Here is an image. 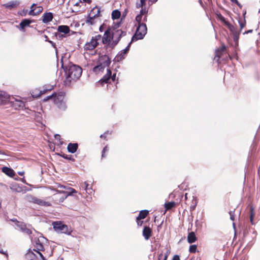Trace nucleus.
I'll list each match as a JSON object with an SVG mask.
<instances>
[{
  "label": "nucleus",
  "mask_w": 260,
  "mask_h": 260,
  "mask_svg": "<svg viewBox=\"0 0 260 260\" xmlns=\"http://www.w3.org/2000/svg\"><path fill=\"white\" fill-rule=\"evenodd\" d=\"M125 35L126 32L121 29L114 30L111 35V29L108 28L105 31L103 37L102 38V42L103 44H106L109 43L112 40L113 44L115 45L118 43L120 38Z\"/></svg>",
  "instance_id": "1"
},
{
  "label": "nucleus",
  "mask_w": 260,
  "mask_h": 260,
  "mask_svg": "<svg viewBox=\"0 0 260 260\" xmlns=\"http://www.w3.org/2000/svg\"><path fill=\"white\" fill-rule=\"evenodd\" d=\"M82 69L77 65H71L68 69L67 76L64 81L66 84H69L72 81H76L81 76Z\"/></svg>",
  "instance_id": "2"
},
{
  "label": "nucleus",
  "mask_w": 260,
  "mask_h": 260,
  "mask_svg": "<svg viewBox=\"0 0 260 260\" xmlns=\"http://www.w3.org/2000/svg\"><path fill=\"white\" fill-rule=\"evenodd\" d=\"M147 26L145 23L138 24L135 35L132 38L131 42L142 39L147 33Z\"/></svg>",
  "instance_id": "3"
},
{
  "label": "nucleus",
  "mask_w": 260,
  "mask_h": 260,
  "mask_svg": "<svg viewBox=\"0 0 260 260\" xmlns=\"http://www.w3.org/2000/svg\"><path fill=\"white\" fill-rule=\"evenodd\" d=\"M101 39L102 36L101 35L92 37L91 40L85 44L84 46V49L86 50H92L99 45V41Z\"/></svg>",
  "instance_id": "4"
},
{
  "label": "nucleus",
  "mask_w": 260,
  "mask_h": 260,
  "mask_svg": "<svg viewBox=\"0 0 260 260\" xmlns=\"http://www.w3.org/2000/svg\"><path fill=\"white\" fill-rule=\"evenodd\" d=\"M53 225L54 230L57 233H63L68 235H70L71 233V231L70 229H69L68 226L62 224L61 222H54Z\"/></svg>",
  "instance_id": "5"
},
{
  "label": "nucleus",
  "mask_w": 260,
  "mask_h": 260,
  "mask_svg": "<svg viewBox=\"0 0 260 260\" xmlns=\"http://www.w3.org/2000/svg\"><path fill=\"white\" fill-rule=\"evenodd\" d=\"M27 199L29 202L37 204L40 206L48 207L51 205L50 203L45 201L34 196H28Z\"/></svg>",
  "instance_id": "6"
},
{
  "label": "nucleus",
  "mask_w": 260,
  "mask_h": 260,
  "mask_svg": "<svg viewBox=\"0 0 260 260\" xmlns=\"http://www.w3.org/2000/svg\"><path fill=\"white\" fill-rule=\"evenodd\" d=\"M57 31L56 37L59 39H62L66 37V35L69 33L70 29L67 25H59L58 26Z\"/></svg>",
  "instance_id": "7"
},
{
  "label": "nucleus",
  "mask_w": 260,
  "mask_h": 260,
  "mask_svg": "<svg viewBox=\"0 0 260 260\" xmlns=\"http://www.w3.org/2000/svg\"><path fill=\"white\" fill-rule=\"evenodd\" d=\"M148 11L146 8L144 7L143 9H141L140 14L136 16V21L138 23V24L142 23L141 22H146L147 21V14Z\"/></svg>",
  "instance_id": "8"
},
{
  "label": "nucleus",
  "mask_w": 260,
  "mask_h": 260,
  "mask_svg": "<svg viewBox=\"0 0 260 260\" xmlns=\"http://www.w3.org/2000/svg\"><path fill=\"white\" fill-rule=\"evenodd\" d=\"M63 97L62 95H58L55 96L54 98L55 104L62 110H65L67 108L66 105L63 100Z\"/></svg>",
  "instance_id": "9"
},
{
  "label": "nucleus",
  "mask_w": 260,
  "mask_h": 260,
  "mask_svg": "<svg viewBox=\"0 0 260 260\" xmlns=\"http://www.w3.org/2000/svg\"><path fill=\"white\" fill-rule=\"evenodd\" d=\"M43 10V8L42 7H37L35 4H33L30 7V10L29 11L28 14L32 16L37 15L41 13Z\"/></svg>",
  "instance_id": "10"
},
{
  "label": "nucleus",
  "mask_w": 260,
  "mask_h": 260,
  "mask_svg": "<svg viewBox=\"0 0 260 260\" xmlns=\"http://www.w3.org/2000/svg\"><path fill=\"white\" fill-rule=\"evenodd\" d=\"M132 42L129 43L127 46L123 50L121 51L115 57L114 60L116 61H119L124 58L127 52L129 49V47Z\"/></svg>",
  "instance_id": "11"
},
{
  "label": "nucleus",
  "mask_w": 260,
  "mask_h": 260,
  "mask_svg": "<svg viewBox=\"0 0 260 260\" xmlns=\"http://www.w3.org/2000/svg\"><path fill=\"white\" fill-rule=\"evenodd\" d=\"M15 221L16 225L19 228L22 232L27 235H30L31 234V231L26 227V225L24 223L18 221L17 220Z\"/></svg>",
  "instance_id": "12"
},
{
  "label": "nucleus",
  "mask_w": 260,
  "mask_h": 260,
  "mask_svg": "<svg viewBox=\"0 0 260 260\" xmlns=\"http://www.w3.org/2000/svg\"><path fill=\"white\" fill-rule=\"evenodd\" d=\"M111 71L109 69L107 70V73L103 77L102 79H101L99 82L101 84H103L104 83H108L109 81L111 80Z\"/></svg>",
  "instance_id": "13"
},
{
  "label": "nucleus",
  "mask_w": 260,
  "mask_h": 260,
  "mask_svg": "<svg viewBox=\"0 0 260 260\" xmlns=\"http://www.w3.org/2000/svg\"><path fill=\"white\" fill-rule=\"evenodd\" d=\"M151 229L149 227L144 226L143 230V236L144 237L145 239L148 240L151 236Z\"/></svg>",
  "instance_id": "14"
},
{
  "label": "nucleus",
  "mask_w": 260,
  "mask_h": 260,
  "mask_svg": "<svg viewBox=\"0 0 260 260\" xmlns=\"http://www.w3.org/2000/svg\"><path fill=\"white\" fill-rule=\"evenodd\" d=\"M19 5V2L18 1H11L3 5V6L6 8L10 10L16 8Z\"/></svg>",
  "instance_id": "15"
},
{
  "label": "nucleus",
  "mask_w": 260,
  "mask_h": 260,
  "mask_svg": "<svg viewBox=\"0 0 260 260\" xmlns=\"http://www.w3.org/2000/svg\"><path fill=\"white\" fill-rule=\"evenodd\" d=\"M233 29H229V30L232 32L233 36V39L234 42H238L239 38V35H240V32L237 30V29L234 27V26H233Z\"/></svg>",
  "instance_id": "16"
},
{
  "label": "nucleus",
  "mask_w": 260,
  "mask_h": 260,
  "mask_svg": "<svg viewBox=\"0 0 260 260\" xmlns=\"http://www.w3.org/2000/svg\"><path fill=\"white\" fill-rule=\"evenodd\" d=\"M225 46L223 45L220 48L217 49L216 50V54L214 57V60H216L217 61H219V58H220L223 52L225 49Z\"/></svg>",
  "instance_id": "17"
},
{
  "label": "nucleus",
  "mask_w": 260,
  "mask_h": 260,
  "mask_svg": "<svg viewBox=\"0 0 260 260\" xmlns=\"http://www.w3.org/2000/svg\"><path fill=\"white\" fill-rule=\"evenodd\" d=\"M9 99V95L3 91H0V101L3 104L6 103Z\"/></svg>",
  "instance_id": "18"
},
{
  "label": "nucleus",
  "mask_w": 260,
  "mask_h": 260,
  "mask_svg": "<svg viewBox=\"0 0 260 260\" xmlns=\"http://www.w3.org/2000/svg\"><path fill=\"white\" fill-rule=\"evenodd\" d=\"M100 9L95 7L91 10L88 16L97 18L100 16Z\"/></svg>",
  "instance_id": "19"
},
{
  "label": "nucleus",
  "mask_w": 260,
  "mask_h": 260,
  "mask_svg": "<svg viewBox=\"0 0 260 260\" xmlns=\"http://www.w3.org/2000/svg\"><path fill=\"white\" fill-rule=\"evenodd\" d=\"M78 148L77 143H69L68 145V150L69 152L74 153H75Z\"/></svg>",
  "instance_id": "20"
},
{
  "label": "nucleus",
  "mask_w": 260,
  "mask_h": 260,
  "mask_svg": "<svg viewBox=\"0 0 260 260\" xmlns=\"http://www.w3.org/2000/svg\"><path fill=\"white\" fill-rule=\"evenodd\" d=\"M218 18L220 20V21L223 23L224 24L229 28V29H233V25L230 24L229 22L226 21L224 17L222 16L221 14L218 15Z\"/></svg>",
  "instance_id": "21"
},
{
  "label": "nucleus",
  "mask_w": 260,
  "mask_h": 260,
  "mask_svg": "<svg viewBox=\"0 0 260 260\" xmlns=\"http://www.w3.org/2000/svg\"><path fill=\"white\" fill-rule=\"evenodd\" d=\"M53 19L52 14L50 12L45 13L43 15V21L44 23H47L52 21Z\"/></svg>",
  "instance_id": "22"
},
{
  "label": "nucleus",
  "mask_w": 260,
  "mask_h": 260,
  "mask_svg": "<svg viewBox=\"0 0 260 260\" xmlns=\"http://www.w3.org/2000/svg\"><path fill=\"white\" fill-rule=\"evenodd\" d=\"M2 171L6 175H7L8 176L11 177H13V176H14V175H15L14 171L12 169H11L9 168H8V167H3Z\"/></svg>",
  "instance_id": "23"
},
{
  "label": "nucleus",
  "mask_w": 260,
  "mask_h": 260,
  "mask_svg": "<svg viewBox=\"0 0 260 260\" xmlns=\"http://www.w3.org/2000/svg\"><path fill=\"white\" fill-rule=\"evenodd\" d=\"M197 240V238L194 232L189 233L187 236V241L189 243H194Z\"/></svg>",
  "instance_id": "24"
},
{
  "label": "nucleus",
  "mask_w": 260,
  "mask_h": 260,
  "mask_svg": "<svg viewBox=\"0 0 260 260\" xmlns=\"http://www.w3.org/2000/svg\"><path fill=\"white\" fill-rule=\"evenodd\" d=\"M81 187L84 190L86 191L88 194L92 193V188L90 187H89V184L87 183V182H84L82 183L81 185Z\"/></svg>",
  "instance_id": "25"
},
{
  "label": "nucleus",
  "mask_w": 260,
  "mask_h": 260,
  "mask_svg": "<svg viewBox=\"0 0 260 260\" xmlns=\"http://www.w3.org/2000/svg\"><path fill=\"white\" fill-rule=\"evenodd\" d=\"M148 214V211L147 210H145L141 211L140 212L139 216L137 217V220H139L140 219H144L147 216Z\"/></svg>",
  "instance_id": "26"
},
{
  "label": "nucleus",
  "mask_w": 260,
  "mask_h": 260,
  "mask_svg": "<svg viewBox=\"0 0 260 260\" xmlns=\"http://www.w3.org/2000/svg\"><path fill=\"white\" fill-rule=\"evenodd\" d=\"M31 21L28 19H24L20 23V27L21 29H23L25 27L29 26Z\"/></svg>",
  "instance_id": "27"
},
{
  "label": "nucleus",
  "mask_w": 260,
  "mask_h": 260,
  "mask_svg": "<svg viewBox=\"0 0 260 260\" xmlns=\"http://www.w3.org/2000/svg\"><path fill=\"white\" fill-rule=\"evenodd\" d=\"M105 68V67L103 66L102 64H100L95 66L93 69V71L98 74L100 72H103Z\"/></svg>",
  "instance_id": "28"
},
{
  "label": "nucleus",
  "mask_w": 260,
  "mask_h": 260,
  "mask_svg": "<svg viewBox=\"0 0 260 260\" xmlns=\"http://www.w3.org/2000/svg\"><path fill=\"white\" fill-rule=\"evenodd\" d=\"M146 0H140L139 2L136 3V8L138 9L141 8V9L144 7L146 8Z\"/></svg>",
  "instance_id": "29"
},
{
  "label": "nucleus",
  "mask_w": 260,
  "mask_h": 260,
  "mask_svg": "<svg viewBox=\"0 0 260 260\" xmlns=\"http://www.w3.org/2000/svg\"><path fill=\"white\" fill-rule=\"evenodd\" d=\"M120 16V12L117 10H114L112 13V18L113 19H118Z\"/></svg>",
  "instance_id": "30"
},
{
  "label": "nucleus",
  "mask_w": 260,
  "mask_h": 260,
  "mask_svg": "<svg viewBox=\"0 0 260 260\" xmlns=\"http://www.w3.org/2000/svg\"><path fill=\"white\" fill-rule=\"evenodd\" d=\"M96 18H95V17H92L88 16L86 22L87 23H88L91 25H93L96 22V21H95Z\"/></svg>",
  "instance_id": "31"
},
{
  "label": "nucleus",
  "mask_w": 260,
  "mask_h": 260,
  "mask_svg": "<svg viewBox=\"0 0 260 260\" xmlns=\"http://www.w3.org/2000/svg\"><path fill=\"white\" fill-rule=\"evenodd\" d=\"M175 205V202H171L166 203L165 206L167 210H169L172 208L173 207H174Z\"/></svg>",
  "instance_id": "32"
},
{
  "label": "nucleus",
  "mask_w": 260,
  "mask_h": 260,
  "mask_svg": "<svg viewBox=\"0 0 260 260\" xmlns=\"http://www.w3.org/2000/svg\"><path fill=\"white\" fill-rule=\"evenodd\" d=\"M238 22L240 27V30H241L245 26L246 21L245 19L244 20L239 19Z\"/></svg>",
  "instance_id": "33"
},
{
  "label": "nucleus",
  "mask_w": 260,
  "mask_h": 260,
  "mask_svg": "<svg viewBox=\"0 0 260 260\" xmlns=\"http://www.w3.org/2000/svg\"><path fill=\"white\" fill-rule=\"evenodd\" d=\"M36 248L37 249V250L36 251L37 253H38V251L40 252V251L44 250V247H43V245L41 243H36Z\"/></svg>",
  "instance_id": "34"
},
{
  "label": "nucleus",
  "mask_w": 260,
  "mask_h": 260,
  "mask_svg": "<svg viewBox=\"0 0 260 260\" xmlns=\"http://www.w3.org/2000/svg\"><path fill=\"white\" fill-rule=\"evenodd\" d=\"M197 246L196 245H192L190 246L189 251L191 253H195L196 252Z\"/></svg>",
  "instance_id": "35"
},
{
  "label": "nucleus",
  "mask_w": 260,
  "mask_h": 260,
  "mask_svg": "<svg viewBox=\"0 0 260 260\" xmlns=\"http://www.w3.org/2000/svg\"><path fill=\"white\" fill-rule=\"evenodd\" d=\"M167 255H164L162 253H160L158 255V260H167Z\"/></svg>",
  "instance_id": "36"
},
{
  "label": "nucleus",
  "mask_w": 260,
  "mask_h": 260,
  "mask_svg": "<svg viewBox=\"0 0 260 260\" xmlns=\"http://www.w3.org/2000/svg\"><path fill=\"white\" fill-rule=\"evenodd\" d=\"M55 96H56V94L55 93H54V94L53 93L50 95L46 96L45 98L44 99L43 101L44 102L47 101L48 100H49L50 99H52L53 98H54V97Z\"/></svg>",
  "instance_id": "37"
},
{
  "label": "nucleus",
  "mask_w": 260,
  "mask_h": 260,
  "mask_svg": "<svg viewBox=\"0 0 260 260\" xmlns=\"http://www.w3.org/2000/svg\"><path fill=\"white\" fill-rule=\"evenodd\" d=\"M68 188L70 190V192L68 193V196H72V195H73L74 193H75L77 192L76 190L73 188L69 187Z\"/></svg>",
  "instance_id": "38"
},
{
  "label": "nucleus",
  "mask_w": 260,
  "mask_h": 260,
  "mask_svg": "<svg viewBox=\"0 0 260 260\" xmlns=\"http://www.w3.org/2000/svg\"><path fill=\"white\" fill-rule=\"evenodd\" d=\"M16 102L18 103V105L19 107L23 108L24 107V104L22 101H16Z\"/></svg>",
  "instance_id": "39"
},
{
  "label": "nucleus",
  "mask_w": 260,
  "mask_h": 260,
  "mask_svg": "<svg viewBox=\"0 0 260 260\" xmlns=\"http://www.w3.org/2000/svg\"><path fill=\"white\" fill-rule=\"evenodd\" d=\"M234 211H230L229 214L230 215V219L232 220H234L235 216H234Z\"/></svg>",
  "instance_id": "40"
},
{
  "label": "nucleus",
  "mask_w": 260,
  "mask_h": 260,
  "mask_svg": "<svg viewBox=\"0 0 260 260\" xmlns=\"http://www.w3.org/2000/svg\"><path fill=\"white\" fill-rule=\"evenodd\" d=\"M108 150V147L107 146H106L104 148L103 150V152H102V157H104V153L107 151Z\"/></svg>",
  "instance_id": "41"
},
{
  "label": "nucleus",
  "mask_w": 260,
  "mask_h": 260,
  "mask_svg": "<svg viewBox=\"0 0 260 260\" xmlns=\"http://www.w3.org/2000/svg\"><path fill=\"white\" fill-rule=\"evenodd\" d=\"M38 253L40 255L41 258L42 259V260H46L45 259V258L44 257V256L43 255V254L39 251H38Z\"/></svg>",
  "instance_id": "42"
},
{
  "label": "nucleus",
  "mask_w": 260,
  "mask_h": 260,
  "mask_svg": "<svg viewBox=\"0 0 260 260\" xmlns=\"http://www.w3.org/2000/svg\"><path fill=\"white\" fill-rule=\"evenodd\" d=\"M172 260H180L179 256L177 255H175Z\"/></svg>",
  "instance_id": "43"
},
{
  "label": "nucleus",
  "mask_w": 260,
  "mask_h": 260,
  "mask_svg": "<svg viewBox=\"0 0 260 260\" xmlns=\"http://www.w3.org/2000/svg\"><path fill=\"white\" fill-rule=\"evenodd\" d=\"M10 188L12 190H16L17 191H19V190H17V189L16 188V185H13L12 186H11Z\"/></svg>",
  "instance_id": "44"
},
{
  "label": "nucleus",
  "mask_w": 260,
  "mask_h": 260,
  "mask_svg": "<svg viewBox=\"0 0 260 260\" xmlns=\"http://www.w3.org/2000/svg\"><path fill=\"white\" fill-rule=\"evenodd\" d=\"M252 31H253L252 29H249L247 31H245L244 32H243V34L245 35V34H247L248 33H251Z\"/></svg>",
  "instance_id": "45"
},
{
  "label": "nucleus",
  "mask_w": 260,
  "mask_h": 260,
  "mask_svg": "<svg viewBox=\"0 0 260 260\" xmlns=\"http://www.w3.org/2000/svg\"><path fill=\"white\" fill-rule=\"evenodd\" d=\"M157 0H149V3L150 5H152V4L155 3Z\"/></svg>",
  "instance_id": "46"
},
{
  "label": "nucleus",
  "mask_w": 260,
  "mask_h": 260,
  "mask_svg": "<svg viewBox=\"0 0 260 260\" xmlns=\"http://www.w3.org/2000/svg\"><path fill=\"white\" fill-rule=\"evenodd\" d=\"M57 187H59V188H64V189H66L67 187L64 186V185H60V184H58L57 185Z\"/></svg>",
  "instance_id": "47"
},
{
  "label": "nucleus",
  "mask_w": 260,
  "mask_h": 260,
  "mask_svg": "<svg viewBox=\"0 0 260 260\" xmlns=\"http://www.w3.org/2000/svg\"><path fill=\"white\" fill-rule=\"evenodd\" d=\"M116 78V74H114L112 76H111V79L114 81Z\"/></svg>",
  "instance_id": "48"
},
{
  "label": "nucleus",
  "mask_w": 260,
  "mask_h": 260,
  "mask_svg": "<svg viewBox=\"0 0 260 260\" xmlns=\"http://www.w3.org/2000/svg\"><path fill=\"white\" fill-rule=\"evenodd\" d=\"M54 137L56 139V140H59L60 139V136L58 134H56L54 136Z\"/></svg>",
  "instance_id": "49"
},
{
  "label": "nucleus",
  "mask_w": 260,
  "mask_h": 260,
  "mask_svg": "<svg viewBox=\"0 0 260 260\" xmlns=\"http://www.w3.org/2000/svg\"><path fill=\"white\" fill-rule=\"evenodd\" d=\"M253 216H254V214L253 213H251V215H250V221H251V222L252 223V220H253Z\"/></svg>",
  "instance_id": "50"
},
{
  "label": "nucleus",
  "mask_w": 260,
  "mask_h": 260,
  "mask_svg": "<svg viewBox=\"0 0 260 260\" xmlns=\"http://www.w3.org/2000/svg\"><path fill=\"white\" fill-rule=\"evenodd\" d=\"M107 134V133H104V134H102L100 136V137L101 138H106V134Z\"/></svg>",
  "instance_id": "51"
},
{
  "label": "nucleus",
  "mask_w": 260,
  "mask_h": 260,
  "mask_svg": "<svg viewBox=\"0 0 260 260\" xmlns=\"http://www.w3.org/2000/svg\"><path fill=\"white\" fill-rule=\"evenodd\" d=\"M18 174L20 176H23L24 174V172L23 171L22 172H18Z\"/></svg>",
  "instance_id": "52"
},
{
  "label": "nucleus",
  "mask_w": 260,
  "mask_h": 260,
  "mask_svg": "<svg viewBox=\"0 0 260 260\" xmlns=\"http://www.w3.org/2000/svg\"><path fill=\"white\" fill-rule=\"evenodd\" d=\"M99 29H100V31L101 32H102L103 30V25H101V26L100 27Z\"/></svg>",
  "instance_id": "53"
},
{
  "label": "nucleus",
  "mask_w": 260,
  "mask_h": 260,
  "mask_svg": "<svg viewBox=\"0 0 260 260\" xmlns=\"http://www.w3.org/2000/svg\"><path fill=\"white\" fill-rule=\"evenodd\" d=\"M138 224L139 225H141L142 224L143 221H139V220H137Z\"/></svg>",
  "instance_id": "54"
},
{
  "label": "nucleus",
  "mask_w": 260,
  "mask_h": 260,
  "mask_svg": "<svg viewBox=\"0 0 260 260\" xmlns=\"http://www.w3.org/2000/svg\"><path fill=\"white\" fill-rule=\"evenodd\" d=\"M49 42L51 44V45H52V46H53L54 47H55V44L51 41H50Z\"/></svg>",
  "instance_id": "55"
},
{
  "label": "nucleus",
  "mask_w": 260,
  "mask_h": 260,
  "mask_svg": "<svg viewBox=\"0 0 260 260\" xmlns=\"http://www.w3.org/2000/svg\"><path fill=\"white\" fill-rule=\"evenodd\" d=\"M232 2L235 3H238L237 0H230Z\"/></svg>",
  "instance_id": "56"
},
{
  "label": "nucleus",
  "mask_w": 260,
  "mask_h": 260,
  "mask_svg": "<svg viewBox=\"0 0 260 260\" xmlns=\"http://www.w3.org/2000/svg\"><path fill=\"white\" fill-rule=\"evenodd\" d=\"M239 7L241 8V5L238 2V3H236Z\"/></svg>",
  "instance_id": "57"
},
{
  "label": "nucleus",
  "mask_w": 260,
  "mask_h": 260,
  "mask_svg": "<svg viewBox=\"0 0 260 260\" xmlns=\"http://www.w3.org/2000/svg\"><path fill=\"white\" fill-rule=\"evenodd\" d=\"M0 253L6 254V253L4 252L3 250L0 251Z\"/></svg>",
  "instance_id": "58"
},
{
  "label": "nucleus",
  "mask_w": 260,
  "mask_h": 260,
  "mask_svg": "<svg viewBox=\"0 0 260 260\" xmlns=\"http://www.w3.org/2000/svg\"><path fill=\"white\" fill-rule=\"evenodd\" d=\"M2 201L0 199V208H1Z\"/></svg>",
  "instance_id": "59"
},
{
  "label": "nucleus",
  "mask_w": 260,
  "mask_h": 260,
  "mask_svg": "<svg viewBox=\"0 0 260 260\" xmlns=\"http://www.w3.org/2000/svg\"><path fill=\"white\" fill-rule=\"evenodd\" d=\"M62 157H64V158H67V157H66V155H62Z\"/></svg>",
  "instance_id": "60"
},
{
  "label": "nucleus",
  "mask_w": 260,
  "mask_h": 260,
  "mask_svg": "<svg viewBox=\"0 0 260 260\" xmlns=\"http://www.w3.org/2000/svg\"><path fill=\"white\" fill-rule=\"evenodd\" d=\"M185 199H186V198H187V193H186V194H185Z\"/></svg>",
  "instance_id": "61"
},
{
  "label": "nucleus",
  "mask_w": 260,
  "mask_h": 260,
  "mask_svg": "<svg viewBox=\"0 0 260 260\" xmlns=\"http://www.w3.org/2000/svg\"><path fill=\"white\" fill-rule=\"evenodd\" d=\"M233 224L234 227H235V223H234V222L233 223Z\"/></svg>",
  "instance_id": "62"
}]
</instances>
